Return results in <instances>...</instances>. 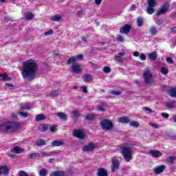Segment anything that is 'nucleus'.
Returning <instances> with one entry per match:
<instances>
[{"label": "nucleus", "instance_id": "f257e3e1", "mask_svg": "<svg viewBox=\"0 0 176 176\" xmlns=\"http://www.w3.org/2000/svg\"><path fill=\"white\" fill-rule=\"evenodd\" d=\"M38 64L35 60L30 59L23 62L21 74L23 80L25 82H32L36 78V71Z\"/></svg>", "mask_w": 176, "mask_h": 176}, {"label": "nucleus", "instance_id": "f03ea898", "mask_svg": "<svg viewBox=\"0 0 176 176\" xmlns=\"http://www.w3.org/2000/svg\"><path fill=\"white\" fill-rule=\"evenodd\" d=\"M121 154L126 162H130L133 159V149L130 146L120 147Z\"/></svg>", "mask_w": 176, "mask_h": 176}, {"label": "nucleus", "instance_id": "7ed1b4c3", "mask_svg": "<svg viewBox=\"0 0 176 176\" xmlns=\"http://www.w3.org/2000/svg\"><path fill=\"white\" fill-rule=\"evenodd\" d=\"M19 124L16 122H7L0 125V130L8 131L9 130H17Z\"/></svg>", "mask_w": 176, "mask_h": 176}, {"label": "nucleus", "instance_id": "20e7f679", "mask_svg": "<svg viewBox=\"0 0 176 176\" xmlns=\"http://www.w3.org/2000/svg\"><path fill=\"white\" fill-rule=\"evenodd\" d=\"M100 124L102 130L109 131V130H112L113 129V122L108 119L102 120Z\"/></svg>", "mask_w": 176, "mask_h": 176}, {"label": "nucleus", "instance_id": "39448f33", "mask_svg": "<svg viewBox=\"0 0 176 176\" xmlns=\"http://www.w3.org/2000/svg\"><path fill=\"white\" fill-rule=\"evenodd\" d=\"M161 91H165L170 97H176V87H171L167 85H162Z\"/></svg>", "mask_w": 176, "mask_h": 176}, {"label": "nucleus", "instance_id": "423d86ee", "mask_svg": "<svg viewBox=\"0 0 176 176\" xmlns=\"http://www.w3.org/2000/svg\"><path fill=\"white\" fill-rule=\"evenodd\" d=\"M143 76L144 78V83H146V85H151V83L153 82V75H152L149 69H146L144 71Z\"/></svg>", "mask_w": 176, "mask_h": 176}, {"label": "nucleus", "instance_id": "0eeeda50", "mask_svg": "<svg viewBox=\"0 0 176 176\" xmlns=\"http://www.w3.org/2000/svg\"><path fill=\"white\" fill-rule=\"evenodd\" d=\"M170 9V3H165L161 8L156 12V16H161V14H166L168 10Z\"/></svg>", "mask_w": 176, "mask_h": 176}, {"label": "nucleus", "instance_id": "6e6552de", "mask_svg": "<svg viewBox=\"0 0 176 176\" xmlns=\"http://www.w3.org/2000/svg\"><path fill=\"white\" fill-rule=\"evenodd\" d=\"M71 69L73 74H80L82 72V68L79 64H73L71 66Z\"/></svg>", "mask_w": 176, "mask_h": 176}, {"label": "nucleus", "instance_id": "1a4fd4ad", "mask_svg": "<svg viewBox=\"0 0 176 176\" xmlns=\"http://www.w3.org/2000/svg\"><path fill=\"white\" fill-rule=\"evenodd\" d=\"M96 148V144L94 143H89L87 146H85L82 148V151L83 152H93V151Z\"/></svg>", "mask_w": 176, "mask_h": 176}, {"label": "nucleus", "instance_id": "9d476101", "mask_svg": "<svg viewBox=\"0 0 176 176\" xmlns=\"http://www.w3.org/2000/svg\"><path fill=\"white\" fill-rule=\"evenodd\" d=\"M131 30V25L129 24H125L123 27L120 28V34H129V32H130Z\"/></svg>", "mask_w": 176, "mask_h": 176}, {"label": "nucleus", "instance_id": "9b49d317", "mask_svg": "<svg viewBox=\"0 0 176 176\" xmlns=\"http://www.w3.org/2000/svg\"><path fill=\"white\" fill-rule=\"evenodd\" d=\"M166 170V165H160L153 168V172L156 175L162 174Z\"/></svg>", "mask_w": 176, "mask_h": 176}, {"label": "nucleus", "instance_id": "f8f14e48", "mask_svg": "<svg viewBox=\"0 0 176 176\" xmlns=\"http://www.w3.org/2000/svg\"><path fill=\"white\" fill-rule=\"evenodd\" d=\"M148 153L152 157H155V159H159L162 156V153L160 151L150 150Z\"/></svg>", "mask_w": 176, "mask_h": 176}, {"label": "nucleus", "instance_id": "ddd939ff", "mask_svg": "<svg viewBox=\"0 0 176 176\" xmlns=\"http://www.w3.org/2000/svg\"><path fill=\"white\" fill-rule=\"evenodd\" d=\"M120 165V164L119 163V161H118V160H112V166H111L112 173H115V171H116V170H118Z\"/></svg>", "mask_w": 176, "mask_h": 176}, {"label": "nucleus", "instance_id": "4468645a", "mask_svg": "<svg viewBox=\"0 0 176 176\" xmlns=\"http://www.w3.org/2000/svg\"><path fill=\"white\" fill-rule=\"evenodd\" d=\"M73 135L74 137H76L77 138H80V140L85 139V133L80 131L74 130L73 131Z\"/></svg>", "mask_w": 176, "mask_h": 176}, {"label": "nucleus", "instance_id": "2eb2a0df", "mask_svg": "<svg viewBox=\"0 0 176 176\" xmlns=\"http://www.w3.org/2000/svg\"><path fill=\"white\" fill-rule=\"evenodd\" d=\"M97 176H108V170L104 168H99L97 170Z\"/></svg>", "mask_w": 176, "mask_h": 176}, {"label": "nucleus", "instance_id": "dca6fc26", "mask_svg": "<svg viewBox=\"0 0 176 176\" xmlns=\"http://www.w3.org/2000/svg\"><path fill=\"white\" fill-rule=\"evenodd\" d=\"M55 115L56 116H58L59 119H60V120H63V122H67V120H68V115L63 112L56 113Z\"/></svg>", "mask_w": 176, "mask_h": 176}, {"label": "nucleus", "instance_id": "f3484780", "mask_svg": "<svg viewBox=\"0 0 176 176\" xmlns=\"http://www.w3.org/2000/svg\"><path fill=\"white\" fill-rule=\"evenodd\" d=\"M52 146H61V145H65L64 140H54L51 143Z\"/></svg>", "mask_w": 176, "mask_h": 176}, {"label": "nucleus", "instance_id": "a211bd4d", "mask_svg": "<svg viewBox=\"0 0 176 176\" xmlns=\"http://www.w3.org/2000/svg\"><path fill=\"white\" fill-rule=\"evenodd\" d=\"M8 175L9 174V168H8V166H0V175Z\"/></svg>", "mask_w": 176, "mask_h": 176}, {"label": "nucleus", "instance_id": "6ab92c4d", "mask_svg": "<svg viewBox=\"0 0 176 176\" xmlns=\"http://www.w3.org/2000/svg\"><path fill=\"white\" fill-rule=\"evenodd\" d=\"M118 122L124 124H129L130 123V118L129 117H120L118 118Z\"/></svg>", "mask_w": 176, "mask_h": 176}, {"label": "nucleus", "instance_id": "aec40b11", "mask_svg": "<svg viewBox=\"0 0 176 176\" xmlns=\"http://www.w3.org/2000/svg\"><path fill=\"white\" fill-rule=\"evenodd\" d=\"M30 109H31V104H27V103H25V104H21V107L19 108V111H30Z\"/></svg>", "mask_w": 176, "mask_h": 176}, {"label": "nucleus", "instance_id": "412c9836", "mask_svg": "<svg viewBox=\"0 0 176 176\" xmlns=\"http://www.w3.org/2000/svg\"><path fill=\"white\" fill-rule=\"evenodd\" d=\"M72 119L74 120V121L78 120V118L80 116V113L79 112V110H73L72 111Z\"/></svg>", "mask_w": 176, "mask_h": 176}, {"label": "nucleus", "instance_id": "4be33fe9", "mask_svg": "<svg viewBox=\"0 0 176 176\" xmlns=\"http://www.w3.org/2000/svg\"><path fill=\"white\" fill-rule=\"evenodd\" d=\"M175 100H173L172 102H166L165 103V107H166V108H168L169 109H173V108H175Z\"/></svg>", "mask_w": 176, "mask_h": 176}, {"label": "nucleus", "instance_id": "5701e85b", "mask_svg": "<svg viewBox=\"0 0 176 176\" xmlns=\"http://www.w3.org/2000/svg\"><path fill=\"white\" fill-rule=\"evenodd\" d=\"M50 176H65V172L63 170H56L51 173Z\"/></svg>", "mask_w": 176, "mask_h": 176}, {"label": "nucleus", "instance_id": "b1692460", "mask_svg": "<svg viewBox=\"0 0 176 176\" xmlns=\"http://www.w3.org/2000/svg\"><path fill=\"white\" fill-rule=\"evenodd\" d=\"M28 157L31 160L39 159V157H41V154H39L38 153H32L29 154L28 155Z\"/></svg>", "mask_w": 176, "mask_h": 176}, {"label": "nucleus", "instance_id": "393cba45", "mask_svg": "<svg viewBox=\"0 0 176 176\" xmlns=\"http://www.w3.org/2000/svg\"><path fill=\"white\" fill-rule=\"evenodd\" d=\"M148 58L149 60L155 61V60L157 58V52H156V51H153V52L150 53L148 54Z\"/></svg>", "mask_w": 176, "mask_h": 176}, {"label": "nucleus", "instance_id": "a878e982", "mask_svg": "<svg viewBox=\"0 0 176 176\" xmlns=\"http://www.w3.org/2000/svg\"><path fill=\"white\" fill-rule=\"evenodd\" d=\"M83 80L85 81L86 83H90L91 80H93V77L90 74H85Z\"/></svg>", "mask_w": 176, "mask_h": 176}, {"label": "nucleus", "instance_id": "bb28decb", "mask_svg": "<svg viewBox=\"0 0 176 176\" xmlns=\"http://www.w3.org/2000/svg\"><path fill=\"white\" fill-rule=\"evenodd\" d=\"M46 119V116L43 114H38L36 116V122H42V120H45Z\"/></svg>", "mask_w": 176, "mask_h": 176}, {"label": "nucleus", "instance_id": "cd10ccee", "mask_svg": "<svg viewBox=\"0 0 176 176\" xmlns=\"http://www.w3.org/2000/svg\"><path fill=\"white\" fill-rule=\"evenodd\" d=\"M148 32L151 34V35H156V34H157V29L156 27L152 26L148 30Z\"/></svg>", "mask_w": 176, "mask_h": 176}, {"label": "nucleus", "instance_id": "c85d7f7f", "mask_svg": "<svg viewBox=\"0 0 176 176\" xmlns=\"http://www.w3.org/2000/svg\"><path fill=\"white\" fill-rule=\"evenodd\" d=\"M34 13H31V12H26L25 14V17L26 19V20L30 21V20H32V19H34Z\"/></svg>", "mask_w": 176, "mask_h": 176}, {"label": "nucleus", "instance_id": "c756f323", "mask_svg": "<svg viewBox=\"0 0 176 176\" xmlns=\"http://www.w3.org/2000/svg\"><path fill=\"white\" fill-rule=\"evenodd\" d=\"M12 79L10 77L8 76L6 74H0V80H3L5 82H7L8 80H10Z\"/></svg>", "mask_w": 176, "mask_h": 176}, {"label": "nucleus", "instance_id": "7c9ffc66", "mask_svg": "<svg viewBox=\"0 0 176 176\" xmlns=\"http://www.w3.org/2000/svg\"><path fill=\"white\" fill-rule=\"evenodd\" d=\"M36 146H43L46 145V141H45V140L43 139H41L38 141L36 142Z\"/></svg>", "mask_w": 176, "mask_h": 176}, {"label": "nucleus", "instance_id": "2f4dec72", "mask_svg": "<svg viewBox=\"0 0 176 176\" xmlns=\"http://www.w3.org/2000/svg\"><path fill=\"white\" fill-rule=\"evenodd\" d=\"M148 7L155 8L156 6V0H146Z\"/></svg>", "mask_w": 176, "mask_h": 176}, {"label": "nucleus", "instance_id": "473e14b6", "mask_svg": "<svg viewBox=\"0 0 176 176\" xmlns=\"http://www.w3.org/2000/svg\"><path fill=\"white\" fill-rule=\"evenodd\" d=\"M49 129V126L46 124H41L39 126V131H41L42 133H45L46 130Z\"/></svg>", "mask_w": 176, "mask_h": 176}, {"label": "nucleus", "instance_id": "72a5a7b5", "mask_svg": "<svg viewBox=\"0 0 176 176\" xmlns=\"http://www.w3.org/2000/svg\"><path fill=\"white\" fill-rule=\"evenodd\" d=\"M95 119H96V115L94 114H87L85 116V120L90 121V120H94Z\"/></svg>", "mask_w": 176, "mask_h": 176}, {"label": "nucleus", "instance_id": "f704fd0d", "mask_svg": "<svg viewBox=\"0 0 176 176\" xmlns=\"http://www.w3.org/2000/svg\"><path fill=\"white\" fill-rule=\"evenodd\" d=\"M175 157L169 156L168 158H166V162L170 164H173V163L175 162Z\"/></svg>", "mask_w": 176, "mask_h": 176}, {"label": "nucleus", "instance_id": "c9c22d12", "mask_svg": "<svg viewBox=\"0 0 176 176\" xmlns=\"http://www.w3.org/2000/svg\"><path fill=\"white\" fill-rule=\"evenodd\" d=\"M63 19V16L61 15H56L54 16H52L50 20L51 21H60Z\"/></svg>", "mask_w": 176, "mask_h": 176}, {"label": "nucleus", "instance_id": "e433bc0d", "mask_svg": "<svg viewBox=\"0 0 176 176\" xmlns=\"http://www.w3.org/2000/svg\"><path fill=\"white\" fill-rule=\"evenodd\" d=\"M14 151L15 153H23V152H24V149L19 146H15L14 147Z\"/></svg>", "mask_w": 176, "mask_h": 176}, {"label": "nucleus", "instance_id": "4c0bfd02", "mask_svg": "<svg viewBox=\"0 0 176 176\" xmlns=\"http://www.w3.org/2000/svg\"><path fill=\"white\" fill-rule=\"evenodd\" d=\"M129 126H131V127H135L137 129L140 127V123H138L137 121H131L129 123Z\"/></svg>", "mask_w": 176, "mask_h": 176}, {"label": "nucleus", "instance_id": "58836bf2", "mask_svg": "<svg viewBox=\"0 0 176 176\" xmlns=\"http://www.w3.org/2000/svg\"><path fill=\"white\" fill-rule=\"evenodd\" d=\"M38 175H40V176H46V175H47V170H46V168H42L39 171Z\"/></svg>", "mask_w": 176, "mask_h": 176}, {"label": "nucleus", "instance_id": "ea45409f", "mask_svg": "<svg viewBox=\"0 0 176 176\" xmlns=\"http://www.w3.org/2000/svg\"><path fill=\"white\" fill-rule=\"evenodd\" d=\"M155 7H147L146 12L148 14H153L155 13Z\"/></svg>", "mask_w": 176, "mask_h": 176}, {"label": "nucleus", "instance_id": "a19ab883", "mask_svg": "<svg viewBox=\"0 0 176 176\" xmlns=\"http://www.w3.org/2000/svg\"><path fill=\"white\" fill-rule=\"evenodd\" d=\"M76 61V58L74 56H72L67 60V64L68 65H71V64H74V63H75Z\"/></svg>", "mask_w": 176, "mask_h": 176}, {"label": "nucleus", "instance_id": "79ce46f5", "mask_svg": "<svg viewBox=\"0 0 176 176\" xmlns=\"http://www.w3.org/2000/svg\"><path fill=\"white\" fill-rule=\"evenodd\" d=\"M18 115H19L21 118H24L25 119V118H28V113H27V112L19 111L18 113Z\"/></svg>", "mask_w": 176, "mask_h": 176}, {"label": "nucleus", "instance_id": "37998d69", "mask_svg": "<svg viewBox=\"0 0 176 176\" xmlns=\"http://www.w3.org/2000/svg\"><path fill=\"white\" fill-rule=\"evenodd\" d=\"M143 24H144V19H142V18H138V19H137V25L138 27H142Z\"/></svg>", "mask_w": 176, "mask_h": 176}, {"label": "nucleus", "instance_id": "c03bdc74", "mask_svg": "<svg viewBox=\"0 0 176 176\" xmlns=\"http://www.w3.org/2000/svg\"><path fill=\"white\" fill-rule=\"evenodd\" d=\"M59 94H60V91L54 90V91H52L50 96H52V97H57V96H58Z\"/></svg>", "mask_w": 176, "mask_h": 176}, {"label": "nucleus", "instance_id": "a18cd8bd", "mask_svg": "<svg viewBox=\"0 0 176 176\" xmlns=\"http://www.w3.org/2000/svg\"><path fill=\"white\" fill-rule=\"evenodd\" d=\"M97 108H98V110L100 111V112H104L107 107L105 105L101 104V105H98Z\"/></svg>", "mask_w": 176, "mask_h": 176}, {"label": "nucleus", "instance_id": "49530a36", "mask_svg": "<svg viewBox=\"0 0 176 176\" xmlns=\"http://www.w3.org/2000/svg\"><path fill=\"white\" fill-rule=\"evenodd\" d=\"M118 42H124V38L123 37V36L119 34L117 36V38H116Z\"/></svg>", "mask_w": 176, "mask_h": 176}, {"label": "nucleus", "instance_id": "de8ad7c7", "mask_svg": "<svg viewBox=\"0 0 176 176\" xmlns=\"http://www.w3.org/2000/svg\"><path fill=\"white\" fill-rule=\"evenodd\" d=\"M110 94H113L114 96H120V94H122V91L112 90L110 91Z\"/></svg>", "mask_w": 176, "mask_h": 176}, {"label": "nucleus", "instance_id": "09e8293b", "mask_svg": "<svg viewBox=\"0 0 176 176\" xmlns=\"http://www.w3.org/2000/svg\"><path fill=\"white\" fill-rule=\"evenodd\" d=\"M115 60L118 61V63H123V57L120 56H114Z\"/></svg>", "mask_w": 176, "mask_h": 176}, {"label": "nucleus", "instance_id": "8fccbe9b", "mask_svg": "<svg viewBox=\"0 0 176 176\" xmlns=\"http://www.w3.org/2000/svg\"><path fill=\"white\" fill-rule=\"evenodd\" d=\"M161 74L163 75H167V74H168V69H167L166 67H162L161 69Z\"/></svg>", "mask_w": 176, "mask_h": 176}, {"label": "nucleus", "instance_id": "3c124183", "mask_svg": "<svg viewBox=\"0 0 176 176\" xmlns=\"http://www.w3.org/2000/svg\"><path fill=\"white\" fill-rule=\"evenodd\" d=\"M103 71L104 72H105V74H109V72H111V67H109V66H105L103 68Z\"/></svg>", "mask_w": 176, "mask_h": 176}, {"label": "nucleus", "instance_id": "603ef678", "mask_svg": "<svg viewBox=\"0 0 176 176\" xmlns=\"http://www.w3.org/2000/svg\"><path fill=\"white\" fill-rule=\"evenodd\" d=\"M50 130L52 133H56L57 131V126H51Z\"/></svg>", "mask_w": 176, "mask_h": 176}, {"label": "nucleus", "instance_id": "864d4df0", "mask_svg": "<svg viewBox=\"0 0 176 176\" xmlns=\"http://www.w3.org/2000/svg\"><path fill=\"white\" fill-rule=\"evenodd\" d=\"M163 23H164V20H163V19H158L157 21H155V24H157V25H162Z\"/></svg>", "mask_w": 176, "mask_h": 176}, {"label": "nucleus", "instance_id": "5fc2aeb1", "mask_svg": "<svg viewBox=\"0 0 176 176\" xmlns=\"http://www.w3.org/2000/svg\"><path fill=\"white\" fill-rule=\"evenodd\" d=\"M19 176H28V174L24 170H20L19 172Z\"/></svg>", "mask_w": 176, "mask_h": 176}, {"label": "nucleus", "instance_id": "6e6d98bb", "mask_svg": "<svg viewBox=\"0 0 176 176\" xmlns=\"http://www.w3.org/2000/svg\"><path fill=\"white\" fill-rule=\"evenodd\" d=\"M161 116H162V118H164V119H168V118L170 117V115H168V113H162L161 114Z\"/></svg>", "mask_w": 176, "mask_h": 176}, {"label": "nucleus", "instance_id": "4d7b16f0", "mask_svg": "<svg viewBox=\"0 0 176 176\" xmlns=\"http://www.w3.org/2000/svg\"><path fill=\"white\" fill-rule=\"evenodd\" d=\"M140 60H142V61H145V60H146V56L144 54H141L140 55Z\"/></svg>", "mask_w": 176, "mask_h": 176}, {"label": "nucleus", "instance_id": "13d9d810", "mask_svg": "<svg viewBox=\"0 0 176 176\" xmlns=\"http://www.w3.org/2000/svg\"><path fill=\"white\" fill-rule=\"evenodd\" d=\"M166 61L168 64H173L174 63V61L173 60V58L171 57L166 58Z\"/></svg>", "mask_w": 176, "mask_h": 176}, {"label": "nucleus", "instance_id": "bf43d9fd", "mask_svg": "<svg viewBox=\"0 0 176 176\" xmlns=\"http://www.w3.org/2000/svg\"><path fill=\"white\" fill-rule=\"evenodd\" d=\"M53 32H53L52 30H50L45 32L44 33V35H45V36L52 35V34H53Z\"/></svg>", "mask_w": 176, "mask_h": 176}, {"label": "nucleus", "instance_id": "052dcab7", "mask_svg": "<svg viewBox=\"0 0 176 176\" xmlns=\"http://www.w3.org/2000/svg\"><path fill=\"white\" fill-rule=\"evenodd\" d=\"M76 60H82L83 58V54H79L76 56H75Z\"/></svg>", "mask_w": 176, "mask_h": 176}, {"label": "nucleus", "instance_id": "680f3d73", "mask_svg": "<svg viewBox=\"0 0 176 176\" xmlns=\"http://www.w3.org/2000/svg\"><path fill=\"white\" fill-rule=\"evenodd\" d=\"M61 153V151L57 150V151H54L51 152V155H56V154H60Z\"/></svg>", "mask_w": 176, "mask_h": 176}, {"label": "nucleus", "instance_id": "e2e57ef3", "mask_svg": "<svg viewBox=\"0 0 176 176\" xmlns=\"http://www.w3.org/2000/svg\"><path fill=\"white\" fill-rule=\"evenodd\" d=\"M85 14V11L79 10L77 12V16H83Z\"/></svg>", "mask_w": 176, "mask_h": 176}, {"label": "nucleus", "instance_id": "0e129e2a", "mask_svg": "<svg viewBox=\"0 0 176 176\" xmlns=\"http://www.w3.org/2000/svg\"><path fill=\"white\" fill-rule=\"evenodd\" d=\"M41 153L43 156H52V153L41 152Z\"/></svg>", "mask_w": 176, "mask_h": 176}, {"label": "nucleus", "instance_id": "69168bd1", "mask_svg": "<svg viewBox=\"0 0 176 176\" xmlns=\"http://www.w3.org/2000/svg\"><path fill=\"white\" fill-rule=\"evenodd\" d=\"M135 9H137V6H135V4H132L130 7V10L133 11L135 10Z\"/></svg>", "mask_w": 176, "mask_h": 176}, {"label": "nucleus", "instance_id": "338daca9", "mask_svg": "<svg viewBox=\"0 0 176 176\" xmlns=\"http://www.w3.org/2000/svg\"><path fill=\"white\" fill-rule=\"evenodd\" d=\"M81 89L83 91V93H85V94L87 93V87L82 86V87H81Z\"/></svg>", "mask_w": 176, "mask_h": 176}, {"label": "nucleus", "instance_id": "774afa93", "mask_svg": "<svg viewBox=\"0 0 176 176\" xmlns=\"http://www.w3.org/2000/svg\"><path fill=\"white\" fill-rule=\"evenodd\" d=\"M125 55H126V52H118V56H120V57H124Z\"/></svg>", "mask_w": 176, "mask_h": 176}]
</instances>
